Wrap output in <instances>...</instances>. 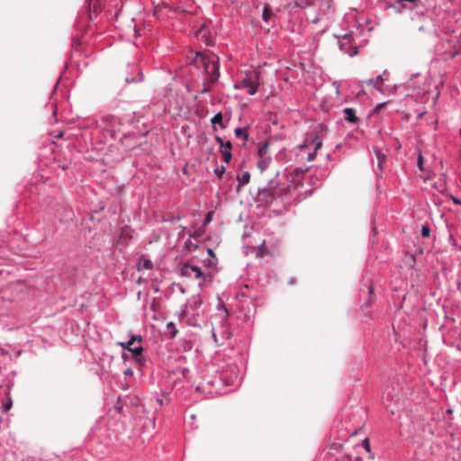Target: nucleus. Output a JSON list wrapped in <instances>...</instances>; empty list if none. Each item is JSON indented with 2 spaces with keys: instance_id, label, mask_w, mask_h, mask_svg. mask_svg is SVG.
<instances>
[{
  "instance_id": "nucleus-1",
  "label": "nucleus",
  "mask_w": 461,
  "mask_h": 461,
  "mask_svg": "<svg viewBox=\"0 0 461 461\" xmlns=\"http://www.w3.org/2000/svg\"><path fill=\"white\" fill-rule=\"evenodd\" d=\"M122 122L120 117L107 114L102 116L100 121L91 120L88 122H82L80 129L86 130L85 138L92 143L94 141L104 143L107 139H115L121 131Z\"/></svg>"
},
{
  "instance_id": "nucleus-2",
  "label": "nucleus",
  "mask_w": 461,
  "mask_h": 461,
  "mask_svg": "<svg viewBox=\"0 0 461 461\" xmlns=\"http://www.w3.org/2000/svg\"><path fill=\"white\" fill-rule=\"evenodd\" d=\"M202 304V301L200 299L194 298L193 300H189L185 304L183 305L180 313L179 319L187 326L198 327L200 326V312L199 308Z\"/></svg>"
},
{
  "instance_id": "nucleus-3",
  "label": "nucleus",
  "mask_w": 461,
  "mask_h": 461,
  "mask_svg": "<svg viewBox=\"0 0 461 461\" xmlns=\"http://www.w3.org/2000/svg\"><path fill=\"white\" fill-rule=\"evenodd\" d=\"M279 195L277 185L274 184V182H269L266 186L258 189L255 203L258 207L266 209L270 207Z\"/></svg>"
},
{
  "instance_id": "nucleus-4",
  "label": "nucleus",
  "mask_w": 461,
  "mask_h": 461,
  "mask_svg": "<svg viewBox=\"0 0 461 461\" xmlns=\"http://www.w3.org/2000/svg\"><path fill=\"white\" fill-rule=\"evenodd\" d=\"M196 62H201L211 83H214L220 77L218 58H210L200 52H196Z\"/></svg>"
},
{
  "instance_id": "nucleus-5",
  "label": "nucleus",
  "mask_w": 461,
  "mask_h": 461,
  "mask_svg": "<svg viewBox=\"0 0 461 461\" xmlns=\"http://www.w3.org/2000/svg\"><path fill=\"white\" fill-rule=\"evenodd\" d=\"M236 88L246 89L249 95H254L259 86V73L256 70L248 71L244 77L236 86Z\"/></svg>"
},
{
  "instance_id": "nucleus-6",
  "label": "nucleus",
  "mask_w": 461,
  "mask_h": 461,
  "mask_svg": "<svg viewBox=\"0 0 461 461\" xmlns=\"http://www.w3.org/2000/svg\"><path fill=\"white\" fill-rule=\"evenodd\" d=\"M355 41L353 37V32H348L345 33L341 38L339 39L338 43L339 50L344 52L345 54H348L350 57H353L357 54V48L355 44H353V41Z\"/></svg>"
},
{
  "instance_id": "nucleus-7",
  "label": "nucleus",
  "mask_w": 461,
  "mask_h": 461,
  "mask_svg": "<svg viewBox=\"0 0 461 461\" xmlns=\"http://www.w3.org/2000/svg\"><path fill=\"white\" fill-rule=\"evenodd\" d=\"M125 82L127 84H137L143 81L144 76L138 63H131L126 68Z\"/></svg>"
},
{
  "instance_id": "nucleus-8",
  "label": "nucleus",
  "mask_w": 461,
  "mask_h": 461,
  "mask_svg": "<svg viewBox=\"0 0 461 461\" xmlns=\"http://www.w3.org/2000/svg\"><path fill=\"white\" fill-rule=\"evenodd\" d=\"M179 274L185 277L194 276L195 279H202L203 282L206 278V274L202 271L201 267L190 263L184 264L179 269Z\"/></svg>"
},
{
  "instance_id": "nucleus-9",
  "label": "nucleus",
  "mask_w": 461,
  "mask_h": 461,
  "mask_svg": "<svg viewBox=\"0 0 461 461\" xmlns=\"http://www.w3.org/2000/svg\"><path fill=\"white\" fill-rule=\"evenodd\" d=\"M434 0H398L396 11L402 12V9H415L420 6L425 7L430 5Z\"/></svg>"
},
{
  "instance_id": "nucleus-10",
  "label": "nucleus",
  "mask_w": 461,
  "mask_h": 461,
  "mask_svg": "<svg viewBox=\"0 0 461 461\" xmlns=\"http://www.w3.org/2000/svg\"><path fill=\"white\" fill-rule=\"evenodd\" d=\"M306 141H310V138H308ZM311 145L313 146V151L308 154V161H313L315 159L317 151L322 147V140L318 136L311 137Z\"/></svg>"
},
{
  "instance_id": "nucleus-11",
  "label": "nucleus",
  "mask_w": 461,
  "mask_h": 461,
  "mask_svg": "<svg viewBox=\"0 0 461 461\" xmlns=\"http://www.w3.org/2000/svg\"><path fill=\"white\" fill-rule=\"evenodd\" d=\"M312 4L320 8L322 14H326L333 8V0H312Z\"/></svg>"
},
{
  "instance_id": "nucleus-12",
  "label": "nucleus",
  "mask_w": 461,
  "mask_h": 461,
  "mask_svg": "<svg viewBox=\"0 0 461 461\" xmlns=\"http://www.w3.org/2000/svg\"><path fill=\"white\" fill-rule=\"evenodd\" d=\"M216 380L211 378L204 379L203 382L196 387V391L202 392L205 393L208 397H211L214 394V392H212V390L206 391V388L214 386Z\"/></svg>"
},
{
  "instance_id": "nucleus-13",
  "label": "nucleus",
  "mask_w": 461,
  "mask_h": 461,
  "mask_svg": "<svg viewBox=\"0 0 461 461\" xmlns=\"http://www.w3.org/2000/svg\"><path fill=\"white\" fill-rule=\"evenodd\" d=\"M343 113L345 115L344 119L348 122H350V123H357V122H358L359 119L356 115V113H355L353 108H350V107L345 108L343 110Z\"/></svg>"
},
{
  "instance_id": "nucleus-14",
  "label": "nucleus",
  "mask_w": 461,
  "mask_h": 461,
  "mask_svg": "<svg viewBox=\"0 0 461 461\" xmlns=\"http://www.w3.org/2000/svg\"><path fill=\"white\" fill-rule=\"evenodd\" d=\"M216 308L218 311H220L221 312V314L219 316L221 321V322L227 321L230 312H229L227 307L225 306L224 303L220 300Z\"/></svg>"
},
{
  "instance_id": "nucleus-15",
  "label": "nucleus",
  "mask_w": 461,
  "mask_h": 461,
  "mask_svg": "<svg viewBox=\"0 0 461 461\" xmlns=\"http://www.w3.org/2000/svg\"><path fill=\"white\" fill-rule=\"evenodd\" d=\"M153 267V262L142 256L138 262V270L146 269L150 270Z\"/></svg>"
},
{
  "instance_id": "nucleus-16",
  "label": "nucleus",
  "mask_w": 461,
  "mask_h": 461,
  "mask_svg": "<svg viewBox=\"0 0 461 461\" xmlns=\"http://www.w3.org/2000/svg\"><path fill=\"white\" fill-rule=\"evenodd\" d=\"M238 180V190L242 187L243 185L249 183L250 180V174L248 171H245L240 175L237 176Z\"/></svg>"
},
{
  "instance_id": "nucleus-17",
  "label": "nucleus",
  "mask_w": 461,
  "mask_h": 461,
  "mask_svg": "<svg viewBox=\"0 0 461 461\" xmlns=\"http://www.w3.org/2000/svg\"><path fill=\"white\" fill-rule=\"evenodd\" d=\"M461 54V45L459 43L453 44V50L445 52L446 59H454Z\"/></svg>"
},
{
  "instance_id": "nucleus-18",
  "label": "nucleus",
  "mask_w": 461,
  "mask_h": 461,
  "mask_svg": "<svg viewBox=\"0 0 461 461\" xmlns=\"http://www.w3.org/2000/svg\"><path fill=\"white\" fill-rule=\"evenodd\" d=\"M268 142L267 141H265V142H261L258 144V156L259 158H268L270 157L268 155Z\"/></svg>"
},
{
  "instance_id": "nucleus-19",
  "label": "nucleus",
  "mask_w": 461,
  "mask_h": 461,
  "mask_svg": "<svg viewBox=\"0 0 461 461\" xmlns=\"http://www.w3.org/2000/svg\"><path fill=\"white\" fill-rule=\"evenodd\" d=\"M271 157L268 158H259V160L257 163L258 167L260 169L261 172L265 171L271 163Z\"/></svg>"
},
{
  "instance_id": "nucleus-20",
  "label": "nucleus",
  "mask_w": 461,
  "mask_h": 461,
  "mask_svg": "<svg viewBox=\"0 0 461 461\" xmlns=\"http://www.w3.org/2000/svg\"><path fill=\"white\" fill-rule=\"evenodd\" d=\"M12 405H13V402H12V399H11L9 393H5V399H4L3 404H2V411L5 412L8 411L11 409Z\"/></svg>"
},
{
  "instance_id": "nucleus-21",
  "label": "nucleus",
  "mask_w": 461,
  "mask_h": 461,
  "mask_svg": "<svg viewBox=\"0 0 461 461\" xmlns=\"http://www.w3.org/2000/svg\"><path fill=\"white\" fill-rule=\"evenodd\" d=\"M130 351L135 357L136 361L138 363H141V361H142V359H141L142 358L141 353L143 351V348L141 346L134 347V348H130Z\"/></svg>"
},
{
  "instance_id": "nucleus-22",
  "label": "nucleus",
  "mask_w": 461,
  "mask_h": 461,
  "mask_svg": "<svg viewBox=\"0 0 461 461\" xmlns=\"http://www.w3.org/2000/svg\"><path fill=\"white\" fill-rule=\"evenodd\" d=\"M211 123L212 125H215V124H219L221 126V129H224L226 127V125L223 123L222 122V113L220 112V113H217L212 119H211Z\"/></svg>"
},
{
  "instance_id": "nucleus-23",
  "label": "nucleus",
  "mask_w": 461,
  "mask_h": 461,
  "mask_svg": "<svg viewBox=\"0 0 461 461\" xmlns=\"http://www.w3.org/2000/svg\"><path fill=\"white\" fill-rule=\"evenodd\" d=\"M427 28L429 29L430 32L433 34V35H437V30L436 28L434 27V25L432 24L431 21L430 20H428L427 23L425 24H422L419 27V31L420 32H424Z\"/></svg>"
},
{
  "instance_id": "nucleus-24",
  "label": "nucleus",
  "mask_w": 461,
  "mask_h": 461,
  "mask_svg": "<svg viewBox=\"0 0 461 461\" xmlns=\"http://www.w3.org/2000/svg\"><path fill=\"white\" fill-rule=\"evenodd\" d=\"M234 132L237 138H241L245 141L249 140V134L245 128H236Z\"/></svg>"
},
{
  "instance_id": "nucleus-25",
  "label": "nucleus",
  "mask_w": 461,
  "mask_h": 461,
  "mask_svg": "<svg viewBox=\"0 0 461 461\" xmlns=\"http://www.w3.org/2000/svg\"><path fill=\"white\" fill-rule=\"evenodd\" d=\"M272 15H273V14H272L270 7L268 5H266L263 10L262 20L265 23H269Z\"/></svg>"
},
{
  "instance_id": "nucleus-26",
  "label": "nucleus",
  "mask_w": 461,
  "mask_h": 461,
  "mask_svg": "<svg viewBox=\"0 0 461 461\" xmlns=\"http://www.w3.org/2000/svg\"><path fill=\"white\" fill-rule=\"evenodd\" d=\"M423 165H424V158H423L421 151H419L418 158H417V167H419V169L420 171H424Z\"/></svg>"
},
{
  "instance_id": "nucleus-27",
  "label": "nucleus",
  "mask_w": 461,
  "mask_h": 461,
  "mask_svg": "<svg viewBox=\"0 0 461 461\" xmlns=\"http://www.w3.org/2000/svg\"><path fill=\"white\" fill-rule=\"evenodd\" d=\"M134 341H135V338H131L126 342H119L118 345H120L124 349L130 350V348H131V345L134 343Z\"/></svg>"
},
{
  "instance_id": "nucleus-28",
  "label": "nucleus",
  "mask_w": 461,
  "mask_h": 461,
  "mask_svg": "<svg viewBox=\"0 0 461 461\" xmlns=\"http://www.w3.org/2000/svg\"><path fill=\"white\" fill-rule=\"evenodd\" d=\"M374 151L375 153L377 162H379V164H383L385 160V155H384L377 148H375Z\"/></svg>"
},
{
  "instance_id": "nucleus-29",
  "label": "nucleus",
  "mask_w": 461,
  "mask_h": 461,
  "mask_svg": "<svg viewBox=\"0 0 461 461\" xmlns=\"http://www.w3.org/2000/svg\"><path fill=\"white\" fill-rule=\"evenodd\" d=\"M167 330H168L169 333L171 334V337H172V338L176 337V333H177V330H176V328L175 323H174V322H172V321H171V322H168V323L167 324Z\"/></svg>"
},
{
  "instance_id": "nucleus-30",
  "label": "nucleus",
  "mask_w": 461,
  "mask_h": 461,
  "mask_svg": "<svg viewBox=\"0 0 461 461\" xmlns=\"http://www.w3.org/2000/svg\"><path fill=\"white\" fill-rule=\"evenodd\" d=\"M221 152L222 158H223L224 162L230 163L231 157H232L230 151H229L227 149H221Z\"/></svg>"
},
{
  "instance_id": "nucleus-31",
  "label": "nucleus",
  "mask_w": 461,
  "mask_h": 461,
  "mask_svg": "<svg viewBox=\"0 0 461 461\" xmlns=\"http://www.w3.org/2000/svg\"><path fill=\"white\" fill-rule=\"evenodd\" d=\"M429 234H430V228H429V224L422 225L421 236L427 238V237H429Z\"/></svg>"
},
{
  "instance_id": "nucleus-32",
  "label": "nucleus",
  "mask_w": 461,
  "mask_h": 461,
  "mask_svg": "<svg viewBox=\"0 0 461 461\" xmlns=\"http://www.w3.org/2000/svg\"><path fill=\"white\" fill-rule=\"evenodd\" d=\"M383 81V75H378L375 78H370L366 81V83L368 85H374V84H377V83H380Z\"/></svg>"
},
{
  "instance_id": "nucleus-33",
  "label": "nucleus",
  "mask_w": 461,
  "mask_h": 461,
  "mask_svg": "<svg viewBox=\"0 0 461 461\" xmlns=\"http://www.w3.org/2000/svg\"><path fill=\"white\" fill-rule=\"evenodd\" d=\"M225 171L226 168L224 166L218 167L217 168L214 169V173L217 175L218 177H221Z\"/></svg>"
},
{
  "instance_id": "nucleus-34",
  "label": "nucleus",
  "mask_w": 461,
  "mask_h": 461,
  "mask_svg": "<svg viewBox=\"0 0 461 461\" xmlns=\"http://www.w3.org/2000/svg\"><path fill=\"white\" fill-rule=\"evenodd\" d=\"M221 148H223L224 149H227L230 151V149L232 148V144L230 141H224L223 146H221Z\"/></svg>"
},
{
  "instance_id": "nucleus-35",
  "label": "nucleus",
  "mask_w": 461,
  "mask_h": 461,
  "mask_svg": "<svg viewBox=\"0 0 461 461\" xmlns=\"http://www.w3.org/2000/svg\"><path fill=\"white\" fill-rule=\"evenodd\" d=\"M179 371L181 372L183 377L185 378L186 377V373L189 372V369L186 368V367H181V368H179Z\"/></svg>"
},
{
  "instance_id": "nucleus-36",
  "label": "nucleus",
  "mask_w": 461,
  "mask_h": 461,
  "mask_svg": "<svg viewBox=\"0 0 461 461\" xmlns=\"http://www.w3.org/2000/svg\"><path fill=\"white\" fill-rule=\"evenodd\" d=\"M362 445L367 451H370V447L367 438L363 440Z\"/></svg>"
},
{
  "instance_id": "nucleus-37",
  "label": "nucleus",
  "mask_w": 461,
  "mask_h": 461,
  "mask_svg": "<svg viewBox=\"0 0 461 461\" xmlns=\"http://www.w3.org/2000/svg\"><path fill=\"white\" fill-rule=\"evenodd\" d=\"M215 140L220 145V147L223 146L224 140H222V138H221L220 136H215Z\"/></svg>"
},
{
  "instance_id": "nucleus-38",
  "label": "nucleus",
  "mask_w": 461,
  "mask_h": 461,
  "mask_svg": "<svg viewBox=\"0 0 461 461\" xmlns=\"http://www.w3.org/2000/svg\"><path fill=\"white\" fill-rule=\"evenodd\" d=\"M123 374L125 375H133V371L131 369V368H126L123 372Z\"/></svg>"
},
{
  "instance_id": "nucleus-39",
  "label": "nucleus",
  "mask_w": 461,
  "mask_h": 461,
  "mask_svg": "<svg viewBox=\"0 0 461 461\" xmlns=\"http://www.w3.org/2000/svg\"><path fill=\"white\" fill-rule=\"evenodd\" d=\"M131 338H135V341L140 342L142 340V337L140 335L132 336Z\"/></svg>"
},
{
  "instance_id": "nucleus-40",
  "label": "nucleus",
  "mask_w": 461,
  "mask_h": 461,
  "mask_svg": "<svg viewBox=\"0 0 461 461\" xmlns=\"http://www.w3.org/2000/svg\"><path fill=\"white\" fill-rule=\"evenodd\" d=\"M412 458L414 461H425V460L420 458L417 454H414Z\"/></svg>"
},
{
  "instance_id": "nucleus-41",
  "label": "nucleus",
  "mask_w": 461,
  "mask_h": 461,
  "mask_svg": "<svg viewBox=\"0 0 461 461\" xmlns=\"http://www.w3.org/2000/svg\"><path fill=\"white\" fill-rule=\"evenodd\" d=\"M211 221V212H209L205 217V223H208Z\"/></svg>"
},
{
  "instance_id": "nucleus-42",
  "label": "nucleus",
  "mask_w": 461,
  "mask_h": 461,
  "mask_svg": "<svg viewBox=\"0 0 461 461\" xmlns=\"http://www.w3.org/2000/svg\"><path fill=\"white\" fill-rule=\"evenodd\" d=\"M209 91H210V90H209V88H208V87L203 86V89L201 90V93H202V94H204V93H207V92H209Z\"/></svg>"
},
{
  "instance_id": "nucleus-43",
  "label": "nucleus",
  "mask_w": 461,
  "mask_h": 461,
  "mask_svg": "<svg viewBox=\"0 0 461 461\" xmlns=\"http://www.w3.org/2000/svg\"><path fill=\"white\" fill-rule=\"evenodd\" d=\"M453 201H454V203H455L456 204H460V203H461V201H460L459 199H457V198H455V197H454V198H453Z\"/></svg>"
},
{
  "instance_id": "nucleus-44",
  "label": "nucleus",
  "mask_w": 461,
  "mask_h": 461,
  "mask_svg": "<svg viewBox=\"0 0 461 461\" xmlns=\"http://www.w3.org/2000/svg\"><path fill=\"white\" fill-rule=\"evenodd\" d=\"M368 293H369L370 294L374 293V288H373V286H372V285H369V286H368Z\"/></svg>"
},
{
  "instance_id": "nucleus-45",
  "label": "nucleus",
  "mask_w": 461,
  "mask_h": 461,
  "mask_svg": "<svg viewBox=\"0 0 461 461\" xmlns=\"http://www.w3.org/2000/svg\"><path fill=\"white\" fill-rule=\"evenodd\" d=\"M377 168L381 172L383 169V164H379V162H377Z\"/></svg>"
},
{
  "instance_id": "nucleus-46",
  "label": "nucleus",
  "mask_w": 461,
  "mask_h": 461,
  "mask_svg": "<svg viewBox=\"0 0 461 461\" xmlns=\"http://www.w3.org/2000/svg\"><path fill=\"white\" fill-rule=\"evenodd\" d=\"M157 402H158V403L160 406H162V405H163V400H162V399H160V398H157Z\"/></svg>"
},
{
  "instance_id": "nucleus-47",
  "label": "nucleus",
  "mask_w": 461,
  "mask_h": 461,
  "mask_svg": "<svg viewBox=\"0 0 461 461\" xmlns=\"http://www.w3.org/2000/svg\"><path fill=\"white\" fill-rule=\"evenodd\" d=\"M209 255L212 256L214 258V254L212 249H208Z\"/></svg>"
},
{
  "instance_id": "nucleus-48",
  "label": "nucleus",
  "mask_w": 461,
  "mask_h": 461,
  "mask_svg": "<svg viewBox=\"0 0 461 461\" xmlns=\"http://www.w3.org/2000/svg\"><path fill=\"white\" fill-rule=\"evenodd\" d=\"M335 86H336V92L339 94V84L337 82L334 83Z\"/></svg>"
},
{
  "instance_id": "nucleus-49",
  "label": "nucleus",
  "mask_w": 461,
  "mask_h": 461,
  "mask_svg": "<svg viewBox=\"0 0 461 461\" xmlns=\"http://www.w3.org/2000/svg\"><path fill=\"white\" fill-rule=\"evenodd\" d=\"M52 113H53L54 116L56 115V113H57V108L56 107H54Z\"/></svg>"
},
{
  "instance_id": "nucleus-50",
  "label": "nucleus",
  "mask_w": 461,
  "mask_h": 461,
  "mask_svg": "<svg viewBox=\"0 0 461 461\" xmlns=\"http://www.w3.org/2000/svg\"><path fill=\"white\" fill-rule=\"evenodd\" d=\"M319 20H320V18H315V19L312 21V23H318V21H319Z\"/></svg>"
},
{
  "instance_id": "nucleus-51",
  "label": "nucleus",
  "mask_w": 461,
  "mask_h": 461,
  "mask_svg": "<svg viewBox=\"0 0 461 461\" xmlns=\"http://www.w3.org/2000/svg\"><path fill=\"white\" fill-rule=\"evenodd\" d=\"M62 136H63V132H61V131H60V132L59 133L58 137H59V138H61Z\"/></svg>"
},
{
  "instance_id": "nucleus-52",
  "label": "nucleus",
  "mask_w": 461,
  "mask_h": 461,
  "mask_svg": "<svg viewBox=\"0 0 461 461\" xmlns=\"http://www.w3.org/2000/svg\"><path fill=\"white\" fill-rule=\"evenodd\" d=\"M461 36V32L458 33V35H456V37H460Z\"/></svg>"
}]
</instances>
